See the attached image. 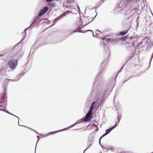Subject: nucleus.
Returning <instances> with one entry per match:
<instances>
[{"label": "nucleus", "mask_w": 153, "mask_h": 153, "mask_svg": "<svg viewBox=\"0 0 153 153\" xmlns=\"http://www.w3.org/2000/svg\"><path fill=\"white\" fill-rule=\"evenodd\" d=\"M97 86L96 93L95 96L97 99L101 98L106 95H108L112 90L111 87L109 86L105 89L101 83L99 81H97Z\"/></svg>", "instance_id": "1"}, {"label": "nucleus", "mask_w": 153, "mask_h": 153, "mask_svg": "<svg viewBox=\"0 0 153 153\" xmlns=\"http://www.w3.org/2000/svg\"><path fill=\"white\" fill-rule=\"evenodd\" d=\"M21 55L19 53H16L13 56L14 57H16L17 59H13L10 60L8 62V65L10 68L13 70L15 69L18 63V59L21 56Z\"/></svg>", "instance_id": "2"}, {"label": "nucleus", "mask_w": 153, "mask_h": 153, "mask_svg": "<svg viewBox=\"0 0 153 153\" xmlns=\"http://www.w3.org/2000/svg\"><path fill=\"white\" fill-rule=\"evenodd\" d=\"M83 122H84V119H83V118L80 119L79 120L77 121L76 123L73 124V125H71V126H70L68 127L67 128H65L59 130L57 131H53V132H49L47 134H46V135H45L43 137H46V136H48V135H50V134H53V133L54 132H55V133L58 132H59L60 131H62L64 130H65L67 128L73 127L74 126H75L76 125V124L82 123Z\"/></svg>", "instance_id": "3"}, {"label": "nucleus", "mask_w": 153, "mask_h": 153, "mask_svg": "<svg viewBox=\"0 0 153 153\" xmlns=\"http://www.w3.org/2000/svg\"><path fill=\"white\" fill-rule=\"evenodd\" d=\"M126 3L124 2H121L116 5L115 10L118 13L121 12V11L126 7Z\"/></svg>", "instance_id": "4"}, {"label": "nucleus", "mask_w": 153, "mask_h": 153, "mask_svg": "<svg viewBox=\"0 0 153 153\" xmlns=\"http://www.w3.org/2000/svg\"><path fill=\"white\" fill-rule=\"evenodd\" d=\"M9 81H16V80H13V79H6L4 81V93L3 95L2 96L3 99L4 100L5 99L6 95V90L7 85L8 84V82Z\"/></svg>", "instance_id": "5"}, {"label": "nucleus", "mask_w": 153, "mask_h": 153, "mask_svg": "<svg viewBox=\"0 0 153 153\" xmlns=\"http://www.w3.org/2000/svg\"><path fill=\"white\" fill-rule=\"evenodd\" d=\"M92 115V112H89L88 111L85 116L83 118L84 122H87L91 120Z\"/></svg>", "instance_id": "6"}, {"label": "nucleus", "mask_w": 153, "mask_h": 153, "mask_svg": "<svg viewBox=\"0 0 153 153\" xmlns=\"http://www.w3.org/2000/svg\"><path fill=\"white\" fill-rule=\"evenodd\" d=\"M48 8L47 7H43L39 11L38 16H42L44 15L48 11Z\"/></svg>", "instance_id": "7"}, {"label": "nucleus", "mask_w": 153, "mask_h": 153, "mask_svg": "<svg viewBox=\"0 0 153 153\" xmlns=\"http://www.w3.org/2000/svg\"><path fill=\"white\" fill-rule=\"evenodd\" d=\"M114 128L112 127H111L109 128L108 129H106L105 131V133L102 136L100 137V138L99 140V143L100 144V145H101L100 143V140L103 137L105 136L106 135L108 134H109L113 129H114Z\"/></svg>", "instance_id": "8"}, {"label": "nucleus", "mask_w": 153, "mask_h": 153, "mask_svg": "<svg viewBox=\"0 0 153 153\" xmlns=\"http://www.w3.org/2000/svg\"><path fill=\"white\" fill-rule=\"evenodd\" d=\"M37 17H36L32 23L30 24V26L29 27H27V28H26L24 30V32L25 34H26V31L27 30L29 29H32L33 27L34 26H35V24H36L37 22Z\"/></svg>", "instance_id": "9"}, {"label": "nucleus", "mask_w": 153, "mask_h": 153, "mask_svg": "<svg viewBox=\"0 0 153 153\" xmlns=\"http://www.w3.org/2000/svg\"><path fill=\"white\" fill-rule=\"evenodd\" d=\"M95 103L96 102H95V101H94L92 102L90 106V109L89 110V112H92V110L94 109V105L95 104Z\"/></svg>", "instance_id": "10"}, {"label": "nucleus", "mask_w": 153, "mask_h": 153, "mask_svg": "<svg viewBox=\"0 0 153 153\" xmlns=\"http://www.w3.org/2000/svg\"><path fill=\"white\" fill-rule=\"evenodd\" d=\"M0 111H5V112L6 113H7L8 114H9L12 115H13V116H15V117H16L17 118V119H18V122H19V118L18 117H17V116H16L15 115H14V114H11V113H10L9 112H8V111H5L4 109H3V110H2V109H0Z\"/></svg>", "instance_id": "11"}, {"label": "nucleus", "mask_w": 153, "mask_h": 153, "mask_svg": "<svg viewBox=\"0 0 153 153\" xmlns=\"http://www.w3.org/2000/svg\"><path fill=\"white\" fill-rule=\"evenodd\" d=\"M61 18L59 16L57 17V18L55 19L53 21V24L51 26H52L54 25L56 22L60 18Z\"/></svg>", "instance_id": "12"}, {"label": "nucleus", "mask_w": 153, "mask_h": 153, "mask_svg": "<svg viewBox=\"0 0 153 153\" xmlns=\"http://www.w3.org/2000/svg\"><path fill=\"white\" fill-rule=\"evenodd\" d=\"M128 31V30L126 31L120 32L119 33V34L120 35H124L127 33Z\"/></svg>", "instance_id": "13"}, {"label": "nucleus", "mask_w": 153, "mask_h": 153, "mask_svg": "<svg viewBox=\"0 0 153 153\" xmlns=\"http://www.w3.org/2000/svg\"><path fill=\"white\" fill-rule=\"evenodd\" d=\"M6 98L4 100L3 99V98L2 97V100H4V103H3L4 104V105H2V104H0V108H1L2 107H4V106L6 105L7 104H6V102H5V101H4V100L6 99Z\"/></svg>", "instance_id": "14"}, {"label": "nucleus", "mask_w": 153, "mask_h": 153, "mask_svg": "<svg viewBox=\"0 0 153 153\" xmlns=\"http://www.w3.org/2000/svg\"><path fill=\"white\" fill-rule=\"evenodd\" d=\"M67 12H68L69 13H71V11H68L66 12H65L64 13H63L62 14V15H60V16H60V18H61V17H63V16H65L66 14H67Z\"/></svg>", "instance_id": "15"}, {"label": "nucleus", "mask_w": 153, "mask_h": 153, "mask_svg": "<svg viewBox=\"0 0 153 153\" xmlns=\"http://www.w3.org/2000/svg\"><path fill=\"white\" fill-rule=\"evenodd\" d=\"M134 0H127L125 1V3L126 4L128 5V4L130 3H131V2H132Z\"/></svg>", "instance_id": "16"}, {"label": "nucleus", "mask_w": 153, "mask_h": 153, "mask_svg": "<svg viewBox=\"0 0 153 153\" xmlns=\"http://www.w3.org/2000/svg\"><path fill=\"white\" fill-rule=\"evenodd\" d=\"M97 15L94 17V18L90 22H88V23H86V24H85V25H82V27H85V26H86V25H88V24H89V23H90V22H91L92 21H93L94 19L95 18L96 16Z\"/></svg>", "instance_id": "17"}, {"label": "nucleus", "mask_w": 153, "mask_h": 153, "mask_svg": "<svg viewBox=\"0 0 153 153\" xmlns=\"http://www.w3.org/2000/svg\"><path fill=\"white\" fill-rule=\"evenodd\" d=\"M108 42H115V40L112 39H108Z\"/></svg>", "instance_id": "18"}, {"label": "nucleus", "mask_w": 153, "mask_h": 153, "mask_svg": "<svg viewBox=\"0 0 153 153\" xmlns=\"http://www.w3.org/2000/svg\"><path fill=\"white\" fill-rule=\"evenodd\" d=\"M120 121H117L115 123V125L112 126V127L114 128L118 124Z\"/></svg>", "instance_id": "19"}, {"label": "nucleus", "mask_w": 153, "mask_h": 153, "mask_svg": "<svg viewBox=\"0 0 153 153\" xmlns=\"http://www.w3.org/2000/svg\"><path fill=\"white\" fill-rule=\"evenodd\" d=\"M49 5L51 6V7H53L55 6V4L53 3H51L49 4Z\"/></svg>", "instance_id": "20"}, {"label": "nucleus", "mask_w": 153, "mask_h": 153, "mask_svg": "<svg viewBox=\"0 0 153 153\" xmlns=\"http://www.w3.org/2000/svg\"><path fill=\"white\" fill-rule=\"evenodd\" d=\"M91 140H89L88 142V146H89V147H90L91 146Z\"/></svg>", "instance_id": "21"}, {"label": "nucleus", "mask_w": 153, "mask_h": 153, "mask_svg": "<svg viewBox=\"0 0 153 153\" xmlns=\"http://www.w3.org/2000/svg\"><path fill=\"white\" fill-rule=\"evenodd\" d=\"M121 118V116L120 114H117V119L118 120V121H120L119 120Z\"/></svg>", "instance_id": "22"}, {"label": "nucleus", "mask_w": 153, "mask_h": 153, "mask_svg": "<svg viewBox=\"0 0 153 153\" xmlns=\"http://www.w3.org/2000/svg\"><path fill=\"white\" fill-rule=\"evenodd\" d=\"M20 42L18 43L17 44H16L13 47V48L12 49V50H13V49H14L15 48H16L18 45L19 44Z\"/></svg>", "instance_id": "23"}, {"label": "nucleus", "mask_w": 153, "mask_h": 153, "mask_svg": "<svg viewBox=\"0 0 153 153\" xmlns=\"http://www.w3.org/2000/svg\"><path fill=\"white\" fill-rule=\"evenodd\" d=\"M102 4V2L101 1L99 2L98 3V5L97 6V7H99Z\"/></svg>", "instance_id": "24"}, {"label": "nucleus", "mask_w": 153, "mask_h": 153, "mask_svg": "<svg viewBox=\"0 0 153 153\" xmlns=\"http://www.w3.org/2000/svg\"><path fill=\"white\" fill-rule=\"evenodd\" d=\"M135 76H131L130 77L128 78V79H127V80H125V81H124L123 82V83H124L125 82H126V81H127L129 79H131V78L132 77H135Z\"/></svg>", "instance_id": "25"}, {"label": "nucleus", "mask_w": 153, "mask_h": 153, "mask_svg": "<svg viewBox=\"0 0 153 153\" xmlns=\"http://www.w3.org/2000/svg\"><path fill=\"white\" fill-rule=\"evenodd\" d=\"M88 31H91V32H92L93 36L94 37V35L93 32L92 30H88L86 31V32Z\"/></svg>", "instance_id": "26"}, {"label": "nucleus", "mask_w": 153, "mask_h": 153, "mask_svg": "<svg viewBox=\"0 0 153 153\" xmlns=\"http://www.w3.org/2000/svg\"><path fill=\"white\" fill-rule=\"evenodd\" d=\"M153 57V53H152V55L151 56V59H150V63H149V65H150V63H151V61H152V58Z\"/></svg>", "instance_id": "27"}, {"label": "nucleus", "mask_w": 153, "mask_h": 153, "mask_svg": "<svg viewBox=\"0 0 153 153\" xmlns=\"http://www.w3.org/2000/svg\"><path fill=\"white\" fill-rule=\"evenodd\" d=\"M75 32H76V31L72 32L71 33H70L69 34V35H71V34H73Z\"/></svg>", "instance_id": "28"}, {"label": "nucleus", "mask_w": 153, "mask_h": 153, "mask_svg": "<svg viewBox=\"0 0 153 153\" xmlns=\"http://www.w3.org/2000/svg\"><path fill=\"white\" fill-rule=\"evenodd\" d=\"M106 1V0H102L101 2H102V3H103L105 1Z\"/></svg>", "instance_id": "29"}, {"label": "nucleus", "mask_w": 153, "mask_h": 153, "mask_svg": "<svg viewBox=\"0 0 153 153\" xmlns=\"http://www.w3.org/2000/svg\"><path fill=\"white\" fill-rule=\"evenodd\" d=\"M77 7H78L79 11L80 12V8L78 5L77 6Z\"/></svg>", "instance_id": "30"}, {"label": "nucleus", "mask_w": 153, "mask_h": 153, "mask_svg": "<svg viewBox=\"0 0 153 153\" xmlns=\"http://www.w3.org/2000/svg\"><path fill=\"white\" fill-rule=\"evenodd\" d=\"M145 43H146V44H148V43H149V42L147 41H145Z\"/></svg>", "instance_id": "31"}, {"label": "nucleus", "mask_w": 153, "mask_h": 153, "mask_svg": "<svg viewBox=\"0 0 153 153\" xmlns=\"http://www.w3.org/2000/svg\"><path fill=\"white\" fill-rule=\"evenodd\" d=\"M24 40V39H23V38H22L21 40V42H22L23 41V40Z\"/></svg>", "instance_id": "32"}, {"label": "nucleus", "mask_w": 153, "mask_h": 153, "mask_svg": "<svg viewBox=\"0 0 153 153\" xmlns=\"http://www.w3.org/2000/svg\"><path fill=\"white\" fill-rule=\"evenodd\" d=\"M95 131H98V128H97V129H95Z\"/></svg>", "instance_id": "33"}, {"label": "nucleus", "mask_w": 153, "mask_h": 153, "mask_svg": "<svg viewBox=\"0 0 153 153\" xmlns=\"http://www.w3.org/2000/svg\"><path fill=\"white\" fill-rule=\"evenodd\" d=\"M107 51H107V52H110V51H109V50L108 48L107 47Z\"/></svg>", "instance_id": "34"}, {"label": "nucleus", "mask_w": 153, "mask_h": 153, "mask_svg": "<svg viewBox=\"0 0 153 153\" xmlns=\"http://www.w3.org/2000/svg\"><path fill=\"white\" fill-rule=\"evenodd\" d=\"M34 131L35 132H36L37 134H39V135H41V134H39L38 133H37L36 131H34Z\"/></svg>", "instance_id": "35"}, {"label": "nucleus", "mask_w": 153, "mask_h": 153, "mask_svg": "<svg viewBox=\"0 0 153 153\" xmlns=\"http://www.w3.org/2000/svg\"><path fill=\"white\" fill-rule=\"evenodd\" d=\"M34 131L35 132H36L37 134H39V135H41V134H39L38 133H37L36 131H34Z\"/></svg>", "instance_id": "36"}, {"label": "nucleus", "mask_w": 153, "mask_h": 153, "mask_svg": "<svg viewBox=\"0 0 153 153\" xmlns=\"http://www.w3.org/2000/svg\"><path fill=\"white\" fill-rule=\"evenodd\" d=\"M124 67V66H122L121 67V70H122V68H123Z\"/></svg>", "instance_id": "37"}, {"label": "nucleus", "mask_w": 153, "mask_h": 153, "mask_svg": "<svg viewBox=\"0 0 153 153\" xmlns=\"http://www.w3.org/2000/svg\"><path fill=\"white\" fill-rule=\"evenodd\" d=\"M39 137V136H37V138H38V137ZM38 140H39L38 139V140H37V142H38Z\"/></svg>", "instance_id": "38"}, {"label": "nucleus", "mask_w": 153, "mask_h": 153, "mask_svg": "<svg viewBox=\"0 0 153 153\" xmlns=\"http://www.w3.org/2000/svg\"><path fill=\"white\" fill-rule=\"evenodd\" d=\"M151 44V46H152L153 45V43L150 44V45Z\"/></svg>", "instance_id": "39"}, {"label": "nucleus", "mask_w": 153, "mask_h": 153, "mask_svg": "<svg viewBox=\"0 0 153 153\" xmlns=\"http://www.w3.org/2000/svg\"><path fill=\"white\" fill-rule=\"evenodd\" d=\"M121 69H120V71H119V72H118V73H119V72H120L121 71Z\"/></svg>", "instance_id": "40"}, {"label": "nucleus", "mask_w": 153, "mask_h": 153, "mask_svg": "<svg viewBox=\"0 0 153 153\" xmlns=\"http://www.w3.org/2000/svg\"><path fill=\"white\" fill-rule=\"evenodd\" d=\"M102 40H103V41H104V38H102Z\"/></svg>", "instance_id": "41"}, {"label": "nucleus", "mask_w": 153, "mask_h": 153, "mask_svg": "<svg viewBox=\"0 0 153 153\" xmlns=\"http://www.w3.org/2000/svg\"><path fill=\"white\" fill-rule=\"evenodd\" d=\"M2 56V55H0V57H1V56Z\"/></svg>", "instance_id": "42"}, {"label": "nucleus", "mask_w": 153, "mask_h": 153, "mask_svg": "<svg viewBox=\"0 0 153 153\" xmlns=\"http://www.w3.org/2000/svg\"><path fill=\"white\" fill-rule=\"evenodd\" d=\"M142 42H140V44H142Z\"/></svg>", "instance_id": "43"}, {"label": "nucleus", "mask_w": 153, "mask_h": 153, "mask_svg": "<svg viewBox=\"0 0 153 153\" xmlns=\"http://www.w3.org/2000/svg\"><path fill=\"white\" fill-rule=\"evenodd\" d=\"M18 125H19V126H20V125L19 124V123H18Z\"/></svg>", "instance_id": "44"}, {"label": "nucleus", "mask_w": 153, "mask_h": 153, "mask_svg": "<svg viewBox=\"0 0 153 153\" xmlns=\"http://www.w3.org/2000/svg\"><path fill=\"white\" fill-rule=\"evenodd\" d=\"M116 41H117H117H118V40H117V39H116Z\"/></svg>", "instance_id": "45"}, {"label": "nucleus", "mask_w": 153, "mask_h": 153, "mask_svg": "<svg viewBox=\"0 0 153 153\" xmlns=\"http://www.w3.org/2000/svg\"><path fill=\"white\" fill-rule=\"evenodd\" d=\"M103 62H104V61H103V62H102V63H103Z\"/></svg>", "instance_id": "46"}, {"label": "nucleus", "mask_w": 153, "mask_h": 153, "mask_svg": "<svg viewBox=\"0 0 153 153\" xmlns=\"http://www.w3.org/2000/svg\"><path fill=\"white\" fill-rule=\"evenodd\" d=\"M30 129H31V130H33L32 129H31V128H30Z\"/></svg>", "instance_id": "47"}, {"label": "nucleus", "mask_w": 153, "mask_h": 153, "mask_svg": "<svg viewBox=\"0 0 153 153\" xmlns=\"http://www.w3.org/2000/svg\"><path fill=\"white\" fill-rule=\"evenodd\" d=\"M30 129H31V130H33L32 129H31V128H30Z\"/></svg>", "instance_id": "48"}, {"label": "nucleus", "mask_w": 153, "mask_h": 153, "mask_svg": "<svg viewBox=\"0 0 153 153\" xmlns=\"http://www.w3.org/2000/svg\"><path fill=\"white\" fill-rule=\"evenodd\" d=\"M30 129H31V130H33L32 129H31V128H30Z\"/></svg>", "instance_id": "49"}, {"label": "nucleus", "mask_w": 153, "mask_h": 153, "mask_svg": "<svg viewBox=\"0 0 153 153\" xmlns=\"http://www.w3.org/2000/svg\"><path fill=\"white\" fill-rule=\"evenodd\" d=\"M36 146H35V149H36Z\"/></svg>", "instance_id": "50"}, {"label": "nucleus", "mask_w": 153, "mask_h": 153, "mask_svg": "<svg viewBox=\"0 0 153 153\" xmlns=\"http://www.w3.org/2000/svg\"><path fill=\"white\" fill-rule=\"evenodd\" d=\"M55 0L56 1H58V0Z\"/></svg>", "instance_id": "51"}]
</instances>
